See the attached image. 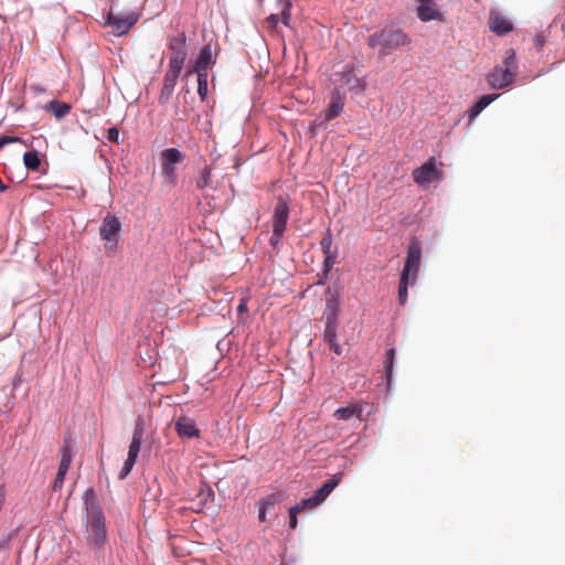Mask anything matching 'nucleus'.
Here are the masks:
<instances>
[{
    "mask_svg": "<svg viewBox=\"0 0 565 565\" xmlns=\"http://www.w3.org/2000/svg\"><path fill=\"white\" fill-rule=\"evenodd\" d=\"M84 507L87 513V540L96 546H102L106 540L105 518L96 503L95 491L89 488L85 491Z\"/></svg>",
    "mask_w": 565,
    "mask_h": 565,
    "instance_id": "f257e3e1",
    "label": "nucleus"
},
{
    "mask_svg": "<svg viewBox=\"0 0 565 565\" xmlns=\"http://www.w3.org/2000/svg\"><path fill=\"white\" fill-rule=\"evenodd\" d=\"M367 45L379 51V58L392 54L395 50L408 45L409 36L402 29L384 28L372 33L367 40Z\"/></svg>",
    "mask_w": 565,
    "mask_h": 565,
    "instance_id": "f03ea898",
    "label": "nucleus"
},
{
    "mask_svg": "<svg viewBox=\"0 0 565 565\" xmlns=\"http://www.w3.org/2000/svg\"><path fill=\"white\" fill-rule=\"evenodd\" d=\"M518 73L515 53L508 50L501 65L495 66L488 75L487 82L493 89H502L509 86Z\"/></svg>",
    "mask_w": 565,
    "mask_h": 565,
    "instance_id": "7ed1b4c3",
    "label": "nucleus"
},
{
    "mask_svg": "<svg viewBox=\"0 0 565 565\" xmlns=\"http://www.w3.org/2000/svg\"><path fill=\"white\" fill-rule=\"evenodd\" d=\"M422 258V246L417 238H413L408 245L407 256L405 259L404 268L402 270V275L404 279L406 277L412 278L411 282L415 284L417 279V275L419 271Z\"/></svg>",
    "mask_w": 565,
    "mask_h": 565,
    "instance_id": "20e7f679",
    "label": "nucleus"
},
{
    "mask_svg": "<svg viewBox=\"0 0 565 565\" xmlns=\"http://www.w3.org/2000/svg\"><path fill=\"white\" fill-rule=\"evenodd\" d=\"M142 437H143V428H142V425L140 423H138L134 429L132 440L130 443L129 450H128V457L119 472V479H125L130 473L131 469L134 468L136 460L138 458L139 451H140Z\"/></svg>",
    "mask_w": 565,
    "mask_h": 565,
    "instance_id": "39448f33",
    "label": "nucleus"
},
{
    "mask_svg": "<svg viewBox=\"0 0 565 565\" xmlns=\"http://www.w3.org/2000/svg\"><path fill=\"white\" fill-rule=\"evenodd\" d=\"M167 46L171 51L169 64L183 67L188 56L185 33L179 32L177 35L169 36Z\"/></svg>",
    "mask_w": 565,
    "mask_h": 565,
    "instance_id": "423d86ee",
    "label": "nucleus"
},
{
    "mask_svg": "<svg viewBox=\"0 0 565 565\" xmlns=\"http://www.w3.org/2000/svg\"><path fill=\"white\" fill-rule=\"evenodd\" d=\"M121 230V224L116 215H106L99 228L100 237L106 242V249L114 250L117 245V237Z\"/></svg>",
    "mask_w": 565,
    "mask_h": 565,
    "instance_id": "0eeeda50",
    "label": "nucleus"
},
{
    "mask_svg": "<svg viewBox=\"0 0 565 565\" xmlns=\"http://www.w3.org/2000/svg\"><path fill=\"white\" fill-rule=\"evenodd\" d=\"M138 15L130 12L124 17L109 12L107 23L113 28L117 35H124L137 23Z\"/></svg>",
    "mask_w": 565,
    "mask_h": 565,
    "instance_id": "6e6552de",
    "label": "nucleus"
},
{
    "mask_svg": "<svg viewBox=\"0 0 565 565\" xmlns=\"http://www.w3.org/2000/svg\"><path fill=\"white\" fill-rule=\"evenodd\" d=\"M289 218V204L284 196L277 198V204L271 216L273 230L277 233L286 231Z\"/></svg>",
    "mask_w": 565,
    "mask_h": 565,
    "instance_id": "1a4fd4ad",
    "label": "nucleus"
},
{
    "mask_svg": "<svg viewBox=\"0 0 565 565\" xmlns=\"http://www.w3.org/2000/svg\"><path fill=\"white\" fill-rule=\"evenodd\" d=\"M413 179L418 184H426L438 179L436 160L434 157L428 159L423 166L413 171Z\"/></svg>",
    "mask_w": 565,
    "mask_h": 565,
    "instance_id": "9d476101",
    "label": "nucleus"
},
{
    "mask_svg": "<svg viewBox=\"0 0 565 565\" xmlns=\"http://www.w3.org/2000/svg\"><path fill=\"white\" fill-rule=\"evenodd\" d=\"M489 29L497 35H504L512 31V22L501 12L492 10L489 13Z\"/></svg>",
    "mask_w": 565,
    "mask_h": 565,
    "instance_id": "9b49d317",
    "label": "nucleus"
},
{
    "mask_svg": "<svg viewBox=\"0 0 565 565\" xmlns=\"http://www.w3.org/2000/svg\"><path fill=\"white\" fill-rule=\"evenodd\" d=\"M326 295V309L323 313L326 323H337L339 313V292L328 288Z\"/></svg>",
    "mask_w": 565,
    "mask_h": 565,
    "instance_id": "f8f14e48",
    "label": "nucleus"
},
{
    "mask_svg": "<svg viewBox=\"0 0 565 565\" xmlns=\"http://www.w3.org/2000/svg\"><path fill=\"white\" fill-rule=\"evenodd\" d=\"M174 428L182 438H196L200 436V430L196 428L195 422L188 416L179 417Z\"/></svg>",
    "mask_w": 565,
    "mask_h": 565,
    "instance_id": "ddd939ff",
    "label": "nucleus"
},
{
    "mask_svg": "<svg viewBox=\"0 0 565 565\" xmlns=\"http://www.w3.org/2000/svg\"><path fill=\"white\" fill-rule=\"evenodd\" d=\"M214 64L215 57L213 56L212 47L210 44H206L201 49L194 66L188 72V75L192 72H207V68Z\"/></svg>",
    "mask_w": 565,
    "mask_h": 565,
    "instance_id": "4468645a",
    "label": "nucleus"
},
{
    "mask_svg": "<svg viewBox=\"0 0 565 565\" xmlns=\"http://www.w3.org/2000/svg\"><path fill=\"white\" fill-rule=\"evenodd\" d=\"M344 108V98L338 89L331 94V99L328 108L324 111V121L329 122L340 116Z\"/></svg>",
    "mask_w": 565,
    "mask_h": 565,
    "instance_id": "2eb2a0df",
    "label": "nucleus"
},
{
    "mask_svg": "<svg viewBox=\"0 0 565 565\" xmlns=\"http://www.w3.org/2000/svg\"><path fill=\"white\" fill-rule=\"evenodd\" d=\"M320 247L324 254V267L326 270L331 269L337 257V249L332 248V235L328 230L326 235L320 241Z\"/></svg>",
    "mask_w": 565,
    "mask_h": 565,
    "instance_id": "dca6fc26",
    "label": "nucleus"
},
{
    "mask_svg": "<svg viewBox=\"0 0 565 565\" xmlns=\"http://www.w3.org/2000/svg\"><path fill=\"white\" fill-rule=\"evenodd\" d=\"M500 95L499 94H487L482 95L468 110L470 120L475 119L479 114L494 102Z\"/></svg>",
    "mask_w": 565,
    "mask_h": 565,
    "instance_id": "f3484780",
    "label": "nucleus"
},
{
    "mask_svg": "<svg viewBox=\"0 0 565 565\" xmlns=\"http://www.w3.org/2000/svg\"><path fill=\"white\" fill-rule=\"evenodd\" d=\"M362 412H363V406L361 404H354V405L338 408L333 415L338 419L348 420L353 416L361 418Z\"/></svg>",
    "mask_w": 565,
    "mask_h": 565,
    "instance_id": "a211bd4d",
    "label": "nucleus"
},
{
    "mask_svg": "<svg viewBox=\"0 0 565 565\" xmlns=\"http://www.w3.org/2000/svg\"><path fill=\"white\" fill-rule=\"evenodd\" d=\"M324 341L328 342L330 349L338 355L342 353L340 344L337 342V323H326Z\"/></svg>",
    "mask_w": 565,
    "mask_h": 565,
    "instance_id": "6ab92c4d",
    "label": "nucleus"
},
{
    "mask_svg": "<svg viewBox=\"0 0 565 565\" xmlns=\"http://www.w3.org/2000/svg\"><path fill=\"white\" fill-rule=\"evenodd\" d=\"M340 475H334L330 480L324 482L322 487H320L316 492L315 497L319 500L320 503H322L327 497L333 491V489L339 484L340 482Z\"/></svg>",
    "mask_w": 565,
    "mask_h": 565,
    "instance_id": "aec40b11",
    "label": "nucleus"
},
{
    "mask_svg": "<svg viewBox=\"0 0 565 565\" xmlns=\"http://www.w3.org/2000/svg\"><path fill=\"white\" fill-rule=\"evenodd\" d=\"M44 109L52 113L56 119H62L71 111L72 107L70 104L52 100L44 106Z\"/></svg>",
    "mask_w": 565,
    "mask_h": 565,
    "instance_id": "412c9836",
    "label": "nucleus"
},
{
    "mask_svg": "<svg viewBox=\"0 0 565 565\" xmlns=\"http://www.w3.org/2000/svg\"><path fill=\"white\" fill-rule=\"evenodd\" d=\"M417 17L422 21L428 22V21H431V20L439 19L440 18V13L430 3H423V4L417 7Z\"/></svg>",
    "mask_w": 565,
    "mask_h": 565,
    "instance_id": "4be33fe9",
    "label": "nucleus"
},
{
    "mask_svg": "<svg viewBox=\"0 0 565 565\" xmlns=\"http://www.w3.org/2000/svg\"><path fill=\"white\" fill-rule=\"evenodd\" d=\"M184 153L175 148H168L161 152V160L163 164L175 166L184 159Z\"/></svg>",
    "mask_w": 565,
    "mask_h": 565,
    "instance_id": "5701e85b",
    "label": "nucleus"
},
{
    "mask_svg": "<svg viewBox=\"0 0 565 565\" xmlns=\"http://www.w3.org/2000/svg\"><path fill=\"white\" fill-rule=\"evenodd\" d=\"M183 67L181 66H177V65H173V64H169L168 65V70L164 74V77H163V85L162 86H166V87H170V88H173L175 87L177 85V81L181 74V71H182Z\"/></svg>",
    "mask_w": 565,
    "mask_h": 565,
    "instance_id": "b1692460",
    "label": "nucleus"
},
{
    "mask_svg": "<svg viewBox=\"0 0 565 565\" xmlns=\"http://www.w3.org/2000/svg\"><path fill=\"white\" fill-rule=\"evenodd\" d=\"M183 67L181 66H177V65H173V64H169L168 65V70L164 74V77H163V85L162 86H166V87H170V88H173L175 87L177 85V81L181 74V71H182Z\"/></svg>",
    "mask_w": 565,
    "mask_h": 565,
    "instance_id": "393cba45",
    "label": "nucleus"
},
{
    "mask_svg": "<svg viewBox=\"0 0 565 565\" xmlns=\"http://www.w3.org/2000/svg\"><path fill=\"white\" fill-rule=\"evenodd\" d=\"M72 463V448L66 443L61 449V462L58 466V471L67 473Z\"/></svg>",
    "mask_w": 565,
    "mask_h": 565,
    "instance_id": "a878e982",
    "label": "nucleus"
},
{
    "mask_svg": "<svg viewBox=\"0 0 565 565\" xmlns=\"http://www.w3.org/2000/svg\"><path fill=\"white\" fill-rule=\"evenodd\" d=\"M212 182V169L205 166L201 171L200 175L195 179V186L198 190L207 188Z\"/></svg>",
    "mask_w": 565,
    "mask_h": 565,
    "instance_id": "bb28decb",
    "label": "nucleus"
},
{
    "mask_svg": "<svg viewBox=\"0 0 565 565\" xmlns=\"http://www.w3.org/2000/svg\"><path fill=\"white\" fill-rule=\"evenodd\" d=\"M23 162L29 170L36 171L41 166V159L38 151L33 150L25 152L23 154Z\"/></svg>",
    "mask_w": 565,
    "mask_h": 565,
    "instance_id": "cd10ccee",
    "label": "nucleus"
},
{
    "mask_svg": "<svg viewBox=\"0 0 565 565\" xmlns=\"http://www.w3.org/2000/svg\"><path fill=\"white\" fill-rule=\"evenodd\" d=\"M279 2L281 4V12H280L281 22L284 25L290 26L292 3L290 0H284V1H279Z\"/></svg>",
    "mask_w": 565,
    "mask_h": 565,
    "instance_id": "c85d7f7f",
    "label": "nucleus"
},
{
    "mask_svg": "<svg viewBox=\"0 0 565 565\" xmlns=\"http://www.w3.org/2000/svg\"><path fill=\"white\" fill-rule=\"evenodd\" d=\"M411 280L412 278L406 277V279H404V276H401L398 286V301L402 306L405 305L408 297V285H413Z\"/></svg>",
    "mask_w": 565,
    "mask_h": 565,
    "instance_id": "c756f323",
    "label": "nucleus"
},
{
    "mask_svg": "<svg viewBox=\"0 0 565 565\" xmlns=\"http://www.w3.org/2000/svg\"><path fill=\"white\" fill-rule=\"evenodd\" d=\"M198 74V93L201 99L207 96V72H195Z\"/></svg>",
    "mask_w": 565,
    "mask_h": 565,
    "instance_id": "7c9ffc66",
    "label": "nucleus"
},
{
    "mask_svg": "<svg viewBox=\"0 0 565 565\" xmlns=\"http://www.w3.org/2000/svg\"><path fill=\"white\" fill-rule=\"evenodd\" d=\"M161 172H162L163 177L167 179V181L169 182V184L175 185L177 178H178L175 166H168V164L161 163Z\"/></svg>",
    "mask_w": 565,
    "mask_h": 565,
    "instance_id": "2f4dec72",
    "label": "nucleus"
},
{
    "mask_svg": "<svg viewBox=\"0 0 565 565\" xmlns=\"http://www.w3.org/2000/svg\"><path fill=\"white\" fill-rule=\"evenodd\" d=\"M320 504L319 500L316 499L315 495L308 499H302L299 503L294 505V508H298L299 512H302L305 510H312L316 509Z\"/></svg>",
    "mask_w": 565,
    "mask_h": 565,
    "instance_id": "473e14b6",
    "label": "nucleus"
},
{
    "mask_svg": "<svg viewBox=\"0 0 565 565\" xmlns=\"http://www.w3.org/2000/svg\"><path fill=\"white\" fill-rule=\"evenodd\" d=\"M394 356H395V349H390L386 352V360L384 362V367L386 372V376L390 380L393 372V363H394Z\"/></svg>",
    "mask_w": 565,
    "mask_h": 565,
    "instance_id": "72a5a7b5",
    "label": "nucleus"
},
{
    "mask_svg": "<svg viewBox=\"0 0 565 565\" xmlns=\"http://www.w3.org/2000/svg\"><path fill=\"white\" fill-rule=\"evenodd\" d=\"M280 500L281 499L278 494L271 493V494L267 495L266 498L262 499L259 501V505L265 507V508H273L275 504L280 502Z\"/></svg>",
    "mask_w": 565,
    "mask_h": 565,
    "instance_id": "f704fd0d",
    "label": "nucleus"
},
{
    "mask_svg": "<svg viewBox=\"0 0 565 565\" xmlns=\"http://www.w3.org/2000/svg\"><path fill=\"white\" fill-rule=\"evenodd\" d=\"M299 509L291 507L289 509V527L296 529L298 524L297 515L299 514Z\"/></svg>",
    "mask_w": 565,
    "mask_h": 565,
    "instance_id": "c9c22d12",
    "label": "nucleus"
},
{
    "mask_svg": "<svg viewBox=\"0 0 565 565\" xmlns=\"http://www.w3.org/2000/svg\"><path fill=\"white\" fill-rule=\"evenodd\" d=\"M173 90H174L173 88L162 86L160 96H159V102L161 104H166L170 99Z\"/></svg>",
    "mask_w": 565,
    "mask_h": 565,
    "instance_id": "e433bc0d",
    "label": "nucleus"
},
{
    "mask_svg": "<svg viewBox=\"0 0 565 565\" xmlns=\"http://www.w3.org/2000/svg\"><path fill=\"white\" fill-rule=\"evenodd\" d=\"M198 497L201 499L202 502H212L214 500V492L211 488H207L206 490L201 491Z\"/></svg>",
    "mask_w": 565,
    "mask_h": 565,
    "instance_id": "4c0bfd02",
    "label": "nucleus"
},
{
    "mask_svg": "<svg viewBox=\"0 0 565 565\" xmlns=\"http://www.w3.org/2000/svg\"><path fill=\"white\" fill-rule=\"evenodd\" d=\"M284 233L285 231H280L279 233H277L275 230H273V235L269 238V243L273 247H276L280 243Z\"/></svg>",
    "mask_w": 565,
    "mask_h": 565,
    "instance_id": "58836bf2",
    "label": "nucleus"
},
{
    "mask_svg": "<svg viewBox=\"0 0 565 565\" xmlns=\"http://www.w3.org/2000/svg\"><path fill=\"white\" fill-rule=\"evenodd\" d=\"M65 476H66L65 472H62V471L57 470V473H56V477H55V480H54V483H53V489L54 490H57V489L62 488L64 479H65Z\"/></svg>",
    "mask_w": 565,
    "mask_h": 565,
    "instance_id": "ea45409f",
    "label": "nucleus"
},
{
    "mask_svg": "<svg viewBox=\"0 0 565 565\" xmlns=\"http://www.w3.org/2000/svg\"><path fill=\"white\" fill-rule=\"evenodd\" d=\"M107 139L113 142H118L119 130L116 127H111L107 131Z\"/></svg>",
    "mask_w": 565,
    "mask_h": 565,
    "instance_id": "a19ab883",
    "label": "nucleus"
},
{
    "mask_svg": "<svg viewBox=\"0 0 565 565\" xmlns=\"http://www.w3.org/2000/svg\"><path fill=\"white\" fill-rule=\"evenodd\" d=\"M20 139L18 137H10V136H1L0 137V149L3 148L6 145L17 142Z\"/></svg>",
    "mask_w": 565,
    "mask_h": 565,
    "instance_id": "79ce46f5",
    "label": "nucleus"
},
{
    "mask_svg": "<svg viewBox=\"0 0 565 565\" xmlns=\"http://www.w3.org/2000/svg\"><path fill=\"white\" fill-rule=\"evenodd\" d=\"M279 21V15L278 14H270L267 19H266V22L269 24V26L271 28H276L277 23Z\"/></svg>",
    "mask_w": 565,
    "mask_h": 565,
    "instance_id": "37998d69",
    "label": "nucleus"
},
{
    "mask_svg": "<svg viewBox=\"0 0 565 565\" xmlns=\"http://www.w3.org/2000/svg\"><path fill=\"white\" fill-rule=\"evenodd\" d=\"M237 312L239 316L247 312V299H245V298L241 299V302L237 306Z\"/></svg>",
    "mask_w": 565,
    "mask_h": 565,
    "instance_id": "c03bdc74",
    "label": "nucleus"
},
{
    "mask_svg": "<svg viewBox=\"0 0 565 565\" xmlns=\"http://www.w3.org/2000/svg\"><path fill=\"white\" fill-rule=\"evenodd\" d=\"M266 509L267 508L259 505L258 519L260 522H264L266 520Z\"/></svg>",
    "mask_w": 565,
    "mask_h": 565,
    "instance_id": "a18cd8bd",
    "label": "nucleus"
},
{
    "mask_svg": "<svg viewBox=\"0 0 565 565\" xmlns=\"http://www.w3.org/2000/svg\"><path fill=\"white\" fill-rule=\"evenodd\" d=\"M544 42H545V40H544L543 35H536V38H535V45L537 47H542L544 45Z\"/></svg>",
    "mask_w": 565,
    "mask_h": 565,
    "instance_id": "49530a36",
    "label": "nucleus"
},
{
    "mask_svg": "<svg viewBox=\"0 0 565 565\" xmlns=\"http://www.w3.org/2000/svg\"><path fill=\"white\" fill-rule=\"evenodd\" d=\"M355 83H356V86L360 88V90L363 92L365 88V84L359 78H355Z\"/></svg>",
    "mask_w": 565,
    "mask_h": 565,
    "instance_id": "de8ad7c7",
    "label": "nucleus"
},
{
    "mask_svg": "<svg viewBox=\"0 0 565 565\" xmlns=\"http://www.w3.org/2000/svg\"><path fill=\"white\" fill-rule=\"evenodd\" d=\"M7 189V186L3 184L2 180L0 179V192H3Z\"/></svg>",
    "mask_w": 565,
    "mask_h": 565,
    "instance_id": "09e8293b",
    "label": "nucleus"
}]
</instances>
